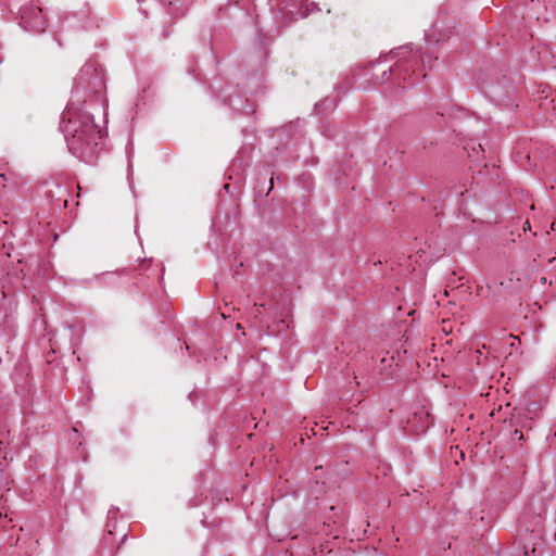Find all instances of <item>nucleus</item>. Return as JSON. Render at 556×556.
<instances>
[{
    "label": "nucleus",
    "mask_w": 556,
    "mask_h": 556,
    "mask_svg": "<svg viewBox=\"0 0 556 556\" xmlns=\"http://www.w3.org/2000/svg\"><path fill=\"white\" fill-rule=\"evenodd\" d=\"M420 59H421V63H422V65L425 66V65H426V62H430V59H431V58H430V55H429V54H426V53H425V54H422V55L420 56Z\"/></svg>",
    "instance_id": "423d86ee"
},
{
    "label": "nucleus",
    "mask_w": 556,
    "mask_h": 556,
    "mask_svg": "<svg viewBox=\"0 0 556 556\" xmlns=\"http://www.w3.org/2000/svg\"><path fill=\"white\" fill-rule=\"evenodd\" d=\"M515 433L517 434V433H519V431H518V430H515ZM522 438H523V437H522V433L520 432L519 439L521 440Z\"/></svg>",
    "instance_id": "1a4fd4ad"
},
{
    "label": "nucleus",
    "mask_w": 556,
    "mask_h": 556,
    "mask_svg": "<svg viewBox=\"0 0 556 556\" xmlns=\"http://www.w3.org/2000/svg\"><path fill=\"white\" fill-rule=\"evenodd\" d=\"M407 71L408 68L405 66V64H396L394 67H390V72L397 78H402V72L406 73ZM403 79L405 80V75L403 76Z\"/></svg>",
    "instance_id": "39448f33"
},
{
    "label": "nucleus",
    "mask_w": 556,
    "mask_h": 556,
    "mask_svg": "<svg viewBox=\"0 0 556 556\" xmlns=\"http://www.w3.org/2000/svg\"><path fill=\"white\" fill-rule=\"evenodd\" d=\"M541 281H542V283H545L546 282V278L543 277Z\"/></svg>",
    "instance_id": "9b49d317"
},
{
    "label": "nucleus",
    "mask_w": 556,
    "mask_h": 556,
    "mask_svg": "<svg viewBox=\"0 0 556 556\" xmlns=\"http://www.w3.org/2000/svg\"><path fill=\"white\" fill-rule=\"evenodd\" d=\"M18 17L20 25L26 30L42 33L47 27L42 10L34 3L22 7L18 11Z\"/></svg>",
    "instance_id": "f03ea898"
},
{
    "label": "nucleus",
    "mask_w": 556,
    "mask_h": 556,
    "mask_svg": "<svg viewBox=\"0 0 556 556\" xmlns=\"http://www.w3.org/2000/svg\"><path fill=\"white\" fill-rule=\"evenodd\" d=\"M273 185H274V180H273V177H271V178H270V188H269V190H271V189H273Z\"/></svg>",
    "instance_id": "6e6552de"
},
{
    "label": "nucleus",
    "mask_w": 556,
    "mask_h": 556,
    "mask_svg": "<svg viewBox=\"0 0 556 556\" xmlns=\"http://www.w3.org/2000/svg\"><path fill=\"white\" fill-rule=\"evenodd\" d=\"M277 5L282 13L294 16L296 14L302 15V0H279Z\"/></svg>",
    "instance_id": "7ed1b4c3"
},
{
    "label": "nucleus",
    "mask_w": 556,
    "mask_h": 556,
    "mask_svg": "<svg viewBox=\"0 0 556 556\" xmlns=\"http://www.w3.org/2000/svg\"><path fill=\"white\" fill-rule=\"evenodd\" d=\"M387 75V72L384 71L383 72V76H382V79L384 80V76ZM386 80H388V78H386Z\"/></svg>",
    "instance_id": "9d476101"
},
{
    "label": "nucleus",
    "mask_w": 556,
    "mask_h": 556,
    "mask_svg": "<svg viewBox=\"0 0 556 556\" xmlns=\"http://www.w3.org/2000/svg\"><path fill=\"white\" fill-rule=\"evenodd\" d=\"M532 533H535L539 539L538 543H533L531 546V555L529 554L530 546L528 544L525 545V554L526 556H541L544 549V545L541 542V535L538 529H533Z\"/></svg>",
    "instance_id": "20e7f679"
},
{
    "label": "nucleus",
    "mask_w": 556,
    "mask_h": 556,
    "mask_svg": "<svg viewBox=\"0 0 556 556\" xmlns=\"http://www.w3.org/2000/svg\"><path fill=\"white\" fill-rule=\"evenodd\" d=\"M254 307H257V304H254ZM258 308H255V312L253 313L254 317H257Z\"/></svg>",
    "instance_id": "0eeeda50"
},
{
    "label": "nucleus",
    "mask_w": 556,
    "mask_h": 556,
    "mask_svg": "<svg viewBox=\"0 0 556 556\" xmlns=\"http://www.w3.org/2000/svg\"><path fill=\"white\" fill-rule=\"evenodd\" d=\"M88 100L102 105L106 103L104 75L94 62L86 63L74 78L72 97L62 114L61 125L70 151L91 162L100 151L103 131L94 124L93 116L81 109Z\"/></svg>",
    "instance_id": "f257e3e1"
}]
</instances>
